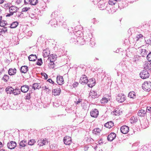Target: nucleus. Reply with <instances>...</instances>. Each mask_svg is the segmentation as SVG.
<instances>
[{
	"label": "nucleus",
	"instance_id": "obj_1",
	"mask_svg": "<svg viewBox=\"0 0 151 151\" xmlns=\"http://www.w3.org/2000/svg\"><path fill=\"white\" fill-rule=\"evenodd\" d=\"M142 89L145 91H149L151 90V82L145 81L142 84Z\"/></svg>",
	"mask_w": 151,
	"mask_h": 151
},
{
	"label": "nucleus",
	"instance_id": "obj_2",
	"mask_svg": "<svg viewBox=\"0 0 151 151\" xmlns=\"http://www.w3.org/2000/svg\"><path fill=\"white\" fill-rule=\"evenodd\" d=\"M140 77L143 79H145L148 78L150 74L147 70H143L139 73Z\"/></svg>",
	"mask_w": 151,
	"mask_h": 151
},
{
	"label": "nucleus",
	"instance_id": "obj_3",
	"mask_svg": "<svg viewBox=\"0 0 151 151\" xmlns=\"http://www.w3.org/2000/svg\"><path fill=\"white\" fill-rule=\"evenodd\" d=\"M126 99V96L122 93H119L116 96V100L119 102H123Z\"/></svg>",
	"mask_w": 151,
	"mask_h": 151
},
{
	"label": "nucleus",
	"instance_id": "obj_4",
	"mask_svg": "<svg viewBox=\"0 0 151 151\" xmlns=\"http://www.w3.org/2000/svg\"><path fill=\"white\" fill-rule=\"evenodd\" d=\"M63 141L64 143L66 145H69L72 142L71 137L67 136L64 137Z\"/></svg>",
	"mask_w": 151,
	"mask_h": 151
},
{
	"label": "nucleus",
	"instance_id": "obj_5",
	"mask_svg": "<svg viewBox=\"0 0 151 151\" xmlns=\"http://www.w3.org/2000/svg\"><path fill=\"white\" fill-rule=\"evenodd\" d=\"M88 78L85 75H83L81 77L79 82L81 84L84 85L87 84L88 83Z\"/></svg>",
	"mask_w": 151,
	"mask_h": 151
},
{
	"label": "nucleus",
	"instance_id": "obj_6",
	"mask_svg": "<svg viewBox=\"0 0 151 151\" xmlns=\"http://www.w3.org/2000/svg\"><path fill=\"white\" fill-rule=\"evenodd\" d=\"M96 81L95 78H92L88 80V86L90 88H92L95 85Z\"/></svg>",
	"mask_w": 151,
	"mask_h": 151
},
{
	"label": "nucleus",
	"instance_id": "obj_7",
	"mask_svg": "<svg viewBox=\"0 0 151 151\" xmlns=\"http://www.w3.org/2000/svg\"><path fill=\"white\" fill-rule=\"evenodd\" d=\"M17 146V143L16 142L11 141L7 143V146L10 149H14Z\"/></svg>",
	"mask_w": 151,
	"mask_h": 151
},
{
	"label": "nucleus",
	"instance_id": "obj_8",
	"mask_svg": "<svg viewBox=\"0 0 151 151\" xmlns=\"http://www.w3.org/2000/svg\"><path fill=\"white\" fill-rule=\"evenodd\" d=\"M121 132L123 134H127L129 130V127L126 125H124L120 128Z\"/></svg>",
	"mask_w": 151,
	"mask_h": 151
},
{
	"label": "nucleus",
	"instance_id": "obj_9",
	"mask_svg": "<svg viewBox=\"0 0 151 151\" xmlns=\"http://www.w3.org/2000/svg\"><path fill=\"white\" fill-rule=\"evenodd\" d=\"M56 81L59 85H62L64 83V79L62 76H58L56 78Z\"/></svg>",
	"mask_w": 151,
	"mask_h": 151
},
{
	"label": "nucleus",
	"instance_id": "obj_10",
	"mask_svg": "<svg viewBox=\"0 0 151 151\" xmlns=\"http://www.w3.org/2000/svg\"><path fill=\"white\" fill-rule=\"evenodd\" d=\"M138 49L140 55L142 57H145L147 54V51L146 50L142 49L141 47H139Z\"/></svg>",
	"mask_w": 151,
	"mask_h": 151
},
{
	"label": "nucleus",
	"instance_id": "obj_11",
	"mask_svg": "<svg viewBox=\"0 0 151 151\" xmlns=\"http://www.w3.org/2000/svg\"><path fill=\"white\" fill-rule=\"evenodd\" d=\"M50 23L53 27H56L58 26V24L55 18H53L50 21Z\"/></svg>",
	"mask_w": 151,
	"mask_h": 151
},
{
	"label": "nucleus",
	"instance_id": "obj_12",
	"mask_svg": "<svg viewBox=\"0 0 151 151\" xmlns=\"http://www.w3.org/2000/svg\"><path fill=\"white\" fill-rule=\"evenodd\" d=\"M99 115V111L97 109L92 110L90 112V115L91 117L96 118Z\"/></svg>",
	"mask_w": 151,
	"mask_h": 151
},
{
	"label": "nucleus",
	"instance_id": "obj_13",
	"mask_svg": "<svg viewBox=\"0 0 151 151\" xmlns=\"http://www.w3.org/2000/svg\"><path fill=\"white\" fill-rule=\"evenodd\" d=\"M116 135L114 132H111L107 137V139L108 141H111L116 137Z\"/></svg>",
	"mask_w": 151,
	"mask_h": 151
},
{
	"label": "nucleus",
	"instance_id": "obj_14",
	"mask_svg": "<svg viewBox=\"0 0 151 151\" xmlns=\"http://www.w3.org/2000/svg\"><path fill=\"white\" fill-rule=\"evenodd\" d=\"M143 66L144 68L146 70H151V63L150 62H146L143 65Z\"/></svg>",
	"mask_w": 151,
	"mask_h": 151
},
{
	"label": "nucleus",
	"instance_id": "obj_15",
	"mask_svg": "<svg viewBox=\"0 0 151 151\" xmlns=\"http://www.w3.org/2000/svg\"><path fill=\"white\" fill-rule=\"evenodd\" d=\"M18 9L15 6L11 5L9 8V11L10 13H12L14 14L17 12Z\"/></svg>",
	"mask_w": 151,
	"mask_h": 151
},
{
	"label": "nucleus",
	"instance_id": "obj_16",
	"mask_svg": "<svg viewBox=\"0 0 151 151\" xmlns=\"http://www.w3.org/2000/svg\"><path fill=\"white\" fill-rule=\"evenodd\" d=\"M98 6L100 10H103L106 8L105 4L103 1H100L98 2Z\"/></svg>",
	"mask_w": 151,
	"mask_h": 151
},
{
	"label": "nucleus",
	"instance_id": "obj_17",
	"mask_svg": "<svg viewBox=\"0 0 151 151\" xmlns=\"http://www.w3.org/2000/svg\"><path fill=\"white\" fill-rule=\"evenodd\" d=\"M17 72V70L15 68H10L8 71V74L10 76L15 75Z\"/></svg>",
	"mask_w": 151,
	"mask_h": 151
},
{
	"label": "nucleus",
	"instance_id": "obj_18",
	"mask_svg": "<svg viewBox=\"0 0 151 151\" xmlns=\"http://www.w3.org/2000/svg\"><path fill=\"white\" fill-rule=\"evenodd\" d=\"M61 92V91L60 88L55 89L52 91V94L55 96H58L60 95Z\"/></svg>",
	"mask_w": 151,
	"mask_h": 151
},
{
	"label": "nucleus",
	"instance_id": "obj_19",
	"mask_svg": "<svg viewBox=\"0 0 151 151\" xmlns=\"http://www.w3.org/2000/svg\"><path fill=\"white\" fill-rule=\"evenodd\" d=\"M89 97L95 99L98 97L96 92L94 91H91L89 93Z\"/></svg>",
	"mask_w": 151,
	"mask_h": 151
},
{
	"label": "nucleus",
	"instance_id": "obj_20",
	"mask_svg": "<svg viewBox=\"0 0 151 151\" xmlns=\"http://www.w3.org/2000/svg\"><path fill=\"white\" fill-rule=\"evenodd\" d=\"M86 39L85 37L84 38L82 37H78V41L77 42L81 45H83L85 43V42L86 41Z\"/></svg>",
	"mask_w": 151,
	"mask_h": 151
},
{
	"label": "nucleus",
	"instance_id": "obj_21",
	"mask_svg": "<svg viewBox=\"0 0 151 151\" xmlns=\"http://www.w3.org/2000/svg\"><path fill=\"white\" fill-rule=\"evenodd\" d=\"M29 89V86L28 85H24L21 86V90L22 92L23 93H26Z\"/></svg>",
	"mask_w": 151,
	"mask_h": 151
},
{
	"label": "nucleus",
	"instance_id": "obj_22",
	"mask_svg": "<svg viewBox=\"0 0 151 151\" xmlns=\"http://www.w3.org/2000/svg\"><path fill=\"white\" fill-rule=\"evenodd\" d=\"M73 32L74 33L73 35L76 36V37L77 38L78 37H81V36L83 35L82 32L80 30L75 31V32Z\"/></svg>",
	"mask_w": 151,
	"mask_h": 151
},
{
	"label": "nucleus",
	"instance_id": "obj_23",
	"mask_svg": "<svg viewBox=\"0 0 151 151\" xmlns=\"http://www.w3.org/2000/svg\"><path fill=\"white\" fill-rule=\"evenodd\" d=\"M28 70V67L26 65L22 66L20 69L21 72L24 73H26Z\"/></svg>",
	"mask_w": 151,
	"mask_h": 151
},
{
	"label": "nucleus",
	"instance_id": "obj_24",
	"mask_svg": "<svg viewBox=\"0 0 151 151\" xmlns=\"http://www.w3.org/2000/svg\"><path fill=\"white\" fill-rule=\"evenodd\" d=\"M136 93L133 91H132L129 92L128 95V97L130 99H133L136 98Z\"/></svg>",
	"mask_w": 151,
	"mask_h": 151
},
{
	"label": "nucleus",
	"instance_id": "obj_25",
	"mask_svg": "<svg viewBox=\"0 0 151 151\" xmlns=\"http://www.w3.org/2000/svg\"><path fill=\"white\" fill-rule=\"evenodd\" d=\"M114 126V124L113 122L112 121L108 122L104 125V126L109 129L113 127Z\"/></svg>",
	"mask_w": 151,
	"mask_h": 151
},
{
	"label": "nucleus",
	"instance_id": "obj_26",
	"mask_svg": "<svg viewBox=\"0 0 151 151\" xmlns=\"http://www.w3.org/2000/svg\"><path fill=\"white\" fill-rule=\"evenodd\" d=\"M140 124L142 127L143 129L147 128L148 126V125L146 120L142 121L140 122Z\"/></svg>",
	"mask_w": 151,
	"mask_h": 151
},
{
	"label": "nucleus",
	"instance_id": "obj_27",
	"mask_svg": "<svg viewBox=\"0 0 151 151\" xmlns=\"http://www.w3.org/2000/svg\"><path fill=\"white\" fill-rule=\"evenodd\" d=\"M146 113V111L143 109H141L139 110L137 114L140 117H143L145 116Z\"/></svg>",
	"mask_w": 151,
	"mask_h": 151
},
{
	"label": "nucleus",
	"instance_id": "obj_28",
	"mask_svg": "<svg viewBox=\"0 0 151 151\" xmlns=\"http://www.w3.org/2000/svg\"><path fill=\"white\" fill-rule=\"evenodd\" d=\"M46 142V140L45 139H41L40 140L37 141L38 145L40 146H43L45 145Z\"/></svg>",
	"mask_w": 151,
	"mask_h": 151
},
{
	"label": "nucleus",
	"instance_id": "obj_29",
	"mask_svg": "<svg viewBox=\"0 0 151 151\" xmlns=\"http://www.w3.org/2000/svg\"><path fill=\"white\" fill-rule=\"evenodd\" d=\"M78 38H76V36H74L73 35L70 40V42L71 43L76 44L78 42Z\"/></svg>",
	"mask_w": 151,
	"mask_h": 151
},
{
	"label": "nucleus",
	"instance_id": "obj_30",
	"mask_svg": "<svg viewBox=\"0 0 151 151\" xmlns=\"http://www.w3.org/2000/svg\"><path fill=\"white\" fill-rule=\"evenodd\" d=\"M56 56L53 54L50 55L48 58V61H55L56 60Z\"/></svg>",
	"mask_w": 151,
	"mask_h": 151
},
{
	"label": "nucleus",
	"instance_id": "obj_31",
	"mask_svg": "<svg viewBox=\"0 0 151 151\" xmlns=\"http://www.w3.org/2000/svg\"><path fill=\"white\" fill-rule=\"evenodd\" d=\"M29 60L30 61H35L37 59V56L35 55L31 54L28 57Z\"/></svg>",
	"mask_w": 151,
	"mask_h": 151
},
{
	"label": "nucleus",
	"instance_id": "obj_32",
	"mask_svg": "<svg viewBox=\"0 0 151 151\" xmlns=\"http://www.w3.org/2000/svg\"><path fill=\"white\" fill-rule=\"evenodd\" d=\"M86 42H89V41L90 42V45L91 47H93L95 45V42L93 41V40H91V38L90 37H88L86 39Z\"/></svg>",
	"mask_w": 151,
	"mask_h": 151
},
{
	"label": "nucleus",
	"instance_id": "obj_33",
	"mask_svg": "<svg viewBox=\"0 0 151 151\" xmlns=\"http://www.w3.org/2000/svg\"><path fill=\"white\" fill-rule=\"evenodd\" d=\"M9 79V76L7 75L4 74L1 78V80L3 81L4 82L7 83Z\"/></svg>",
	"mask_w": 151,
	"mask_h": 151
},
{
	"label": "nucleus",
	"instance_id": "obj_34",
	"mask_svg": "<svg viewBox=\"0 0 151 151\" xmlns=\"http://www.w3.org/2000/svg\"><path fill=\"white\" fill-rule=\"evenodd\" d=\"M101 132V130L99 128H96L94 129L92 131V133L93 134L95 135H99L100 132Z\"/></svg>",
	"mask_w": 151,
	"mask_h": 151
},
{
	"label": "nucleus",
	"instance_id": "obj_35",
	"mask_svg": "<svg viewBox=\"0 0 151 151\" xmlns=\"http://www.w3.org/2000/svg\"><path fill=\"white\" fill-rule=\"evenodd\" d=\"M41 88V86L40 85L39 83H34L32 86V88L34 90L36 89H39Z\"/></svg>",
	"mask_w": 151,
	"mask_h": 151
},
{
	"label": "nucleus",
	"instance_id": "obj_36",
	"mask_svg": "<svg viewBox=\"0 0 151 151\" xmlns=\"http://www.w3.org/2000/svg\"><path fill=\"white\" fill-rule=\"evenodd\" d=\"M43 56L44 58H46L50 54V51L48 49H46L43 50Z\"/></svg>",
	"mask_w": 151,
	"mask_h": 151
},
{
	"label": "nucleus",
	"instance_id": "obj_37",
	"mask_svg": "<svg viewBox=\"0 0 151 151\" xmlns=\"http://www.w3.org/2000/svg\"><path fill=\"white\" fill-rule=\"evenodd\" d=\"M13 88L11 86H8L5 89V91L7 94H10L12 93Z\"/></svg>",
	"mask_w": 151,
	"mask_h": 151
},
{
	"label": "nucleus",
	"instance_id": "obj_38",
	"mask_svg": "<svg viewBox=\"0 0 151 151\" xmlns=\"http://www.w3.org/2000/svg\"><path fill=\"white\" fill-rule=\"evenodd\" d=\"M12 93L14 95H18L20 93V89L18 88L15 89L13 88V90Z\"/></svg>",
	"mask_w": 151,
	"mask_h": 151
},
{
	"label": "nucleus",
	"instance_id": "obj_39",
	"mask_svg": "<svg viewBox=\"0 0 151 151\" xmlns=\"http://www.w3.org/2000/svg\"><path fill=\"white\" fill-rule=\"evenodd\" d=\"M110 100V98L109 99L106 98H103L101 100V102L102 104H104L107 103Z\"/></svg>",
	"mask_w": 151,
	"mask_h": 151
},
{
	"label": "nucleus",
	"instance_id": "obj_40",
	"mask_svg": "<svg viewBox=\"0 0 151 151\" xmlns=\"http://www.w3.org/2000/svg\"><path fill=\"white\" fill-rule=\"evenodd\" d=\"M143 37V35L141 34H139L137 35L134 38L136 40V41H137L138 40H141L142 39Z\"/></svg>",
	"mask_w": 151,
	"mask_h": 151
},
{
	"label": "nucleus",
	"instance_id": "obj_41",
	"mask_svg": "<svg viewBox=\"0 0 151 151\" xmlns=\"http://www.w3.org/2000/svg\"><path fill=\"white\" fill-rule=\"evenodd\" d=\"M11 5L12 4L10 3H6L3 5V7L5 9H9Z\"/></svg>",
	"mask_w": 151,
	"mask_h": 151
},
{
	"label": "nucleus",
	"instance_id": "obj_42",
	"mask_svg": "<svg viewBox=\"0 0 151 151\" xmlns=\"http://www.w3.org/2000/svg\"><path fill=\"white\" fill-rule=\"evenodd\" d=\"M130 120L131 123L132 124H133L137 122L138 120V119L136 117L133 116L130 118Z\"/></svg>",
	"mask_w": 151,
	"mask_h": 151
},
{
	"label": "nucleus",
	"instance_id": "obj_43",
	"mask_svg": "<svg viewBox=\"0 0 151 151\" xmlns=\"http://www.w3.org/2000/svg\"><path fill=\"white\" fill-rule=\"evenodd\" d=\"M19 24L18 22L16 21L13 22L12 23L10 26V27L12 28H14L17 27Z\"/></svg>",
	"mask_w": 151,
	"mask_h": 151
},
{
	"label": "nucleus",
	"instance_id": "obj_44",
	"mask_svg": "<svg viewBox=\"0 0 151 151\" xmlns=\"http://www.w3.org/2000/svg\"><path fill=\"white\" fill-rule=\"evenodd\" d=\"M50 63L48 64V66L50 68H55V63L53 61H48Z\"/></svg>",
	"mask_w": 151,
	"mask_h": 151
},
{
	"label": "nucleus",
	"instance_id": "obj_45",
	"mask_svg": "<svg viewBox=\"0 0 151 151\" xmlns=\"http://www.w3.org/2000/svg\"><path fill=\"white\" fill-rule=\"evenodd\" d=\"M27 141L25 140H23L21 141L19 143V145L21 147H24L26 146L25 143H27Z\"/></svg>",
	"mask_w": 151,
	"mask_h": 151
},
{
	"label": "nucleus",
	"instance_id": "obj_46",
	"mask_svg": "<svg viewBox=\"0 0 151 151\" xmlns=\"http://www.w3.org/2000/svg\"><path fill=\"white\" fill-rule=\"evenodd\" d=\"M113 113L115 115H119L120 114V111L118 109H114V111H113Z\"/></svg>",
	"mask_w": 151,
	"mask_h": 151
},
{
	"label": "nucleus",
	"instance_id": "obj_47",
	"mask_svg": "<svg viewBox=\"0 0 151 151\" xmlns=\"http://www.w3.org/2000/svg\"><path fill=\"white\" fill-rule=\"evenodd\" d=\"M117 1H118V0H109V3L110 5H113L116 3Z\"/></svg>",
	"mask_w": 151,
	"mask_h": 151
},
{
	"label": "nucleus",
	"instance_id": "obj_48",
	"mask_svg": "<svg viewBox=\"0 0 151 151\" xmlns=\"http://www.w3.org/2000/svg\"><path fill=\"white\" fill-rule=\"evenodd\" d=\"M43 63L42 60L41 58L38 59L37 60V61L36 62V64L39 65L41 66L42 64Z\"/></svg>",
	"mask_w": 151,
	"mask_h": 151
},
{
	"label": "nucleus",
	"instance_id": "obj_49",
	"mask_svg": "<svg viewBox=\"0 0 151 151\" xmlns=\"http://www.w3.org/2000/svg\"><path fill=\"white\" fill-rule=\"evenodd\" d=\"M7 24V22L6 21L1 20L0 22V26L1 27H4Z\"/></svg>",
	"mask_w": 151,
	"mask_h": 151
},
{
	"label": "nucleus",
	"instance_id": "obj_50",
	"mask_svg": "<svg viewBox=\"0 0 151 151\" xmlns=\"http://www.w3.org/2000/svg\"><path fill=\"white\" fill-rule=\"evenodd\" d=\"M35 142V141L34 139H31L28 142V144L32 146L34 145Z\"/></svg>",
	"mask_w": 151,
	"mask_h": 151
},
{
	"label": "nucleus",
	"instance_id": "obj_51",
	"mask_svg": "<svg viewBox=\"0 0 151 151\" xmlns=\"http://www.w3.org/2000/svg\"><path fill=\"white\" fill-rule=\"evenodd\" d=\"M139 57L137 55L134 56L133 58V61L136 63H137L139 60Z\"/></svg>",
	"mask_w": 151,
	"mask_h": 151
},
{
	"label": "nucleus",
	"instance_id": "obj_52",
	"mask_svg": "<svg viewBox=\"0 0 151 151\" xmlns=\"http://www.w3.org/2000/svg\"><path fill=\"white\" fill-rule=\"evenodd\" d=\"M38 2V0H31L30 4L33 5H36Z\"/></svg>",
	"mask_w": 151,
	"mask_h": 151
},
{
	"label": "nucleus",
	"instance_id": "obj_53",
	"mask_svg": "<svg viewBox=\"0 0 151 151\" xmlns=\"http://www.w3.org/2000/svg\"><path fill=\"white\" fill-rule=\"evenodd\" d=\"M147 59L148 62H150L151 61V52L147 55Z\"/></svg>",
	"mask_w": 151,
	"mask_h": 151
},
{
	"label": "nucleus",
	"instance_id": "obj_54",
	"mask_svg": "<svg viewBox=\"0 0 151 151\" xmlns=\"http://www.w3.org/2000/svg\"><path fill=\"white\" fill-rule=\"evenodd\" d=\"M31 0H24V4L25 5L30 4Z\"/></svg>",
	"mask_w": 151,
	"mask_h": 151
},
{
	"label": "nucleus",
	"instance_id": "obj_55",
	"mask_svg": "<svg viewBox=\"0 0 151 151\" xmlns=\"http://www.w3.org/2000/svg\"><path fill=\"white\" fill-rule=\"evenodd\" d=\"M41 74L43 76L45 79H47V75L45 73H41Z\"/></svg>",
	"mask_w": 151,
	"mask_h": 151
},
{
	"label": "nucleus",
	"instance_id": "obj_56",
	"mask_svg": "<svg viewBox=\"0 0 151 151\" xmlns=\"http://www.w3.org/2000/svg\"><path fill=\"white\" fill-rule=\"evenodd\" d=\"M30 9L29 7H24L22 9V12H26Z\"/></svg>",
	"mask_w": 151,
	"mask_h": 151
},
{
	"label": "nucleus",
	"instance_id": "obj_57",
	"mask_svg": "<svg viewBox=\"0 0 151 151\" xmlns=\"http://www.w3.org/2000/svg\"><path fill=\"white\" fill-rule=\"evenodd\" d=\"M68 32L70 33L73 32L74 30V28L73 27H69L68 28Z\"/></svg>",
	"mask_w": 151,
	"mask_h": 151
},
{
	"label": "nucleus",
	"instance_id": "obj_58",
	"mask_svg": "<svg viewBox=\"0 0 151 151\" xmlns=\"http://www.w3.org/2000/svg\"><path fill=\"white\" fill-rule=\"evenodd\" d=\"M25 99L29 100L30 99V93H28L25 96Z\"/></svg>",
	"mask_w": 151,
	"mask_h": 151
},
{
	"label": "nucleus",
	"instance_id": "obj_59",
	"mask_svg": "<svg viewBox=\"0 0 151 151\" xmlns=\"http://www.w3.org/2000/svg\"><path fill=\"white\" fill-rule=\"evenodd\" d=\"M42 88L44 90H45L47 92V93H49L50 91V89L47 88L46 86L45 87H43Z\"/></svg>",
	"mask_w": 151,
	"mask_h": 151
},
{
	"label": "nucleus",
	"instance_id": "obj_60",
	"mask_svg": "<svg viewBox=\"0 0 151 151\" xmlns=\"http://www.w3.org/2000/svg\"><path fill=\"white\" fill-rule=\"evenodd\" d=\"M7 31V27H4L2 29V30L0 31V32H1V33L2 32H4V33H5Z\"/></svg>",
	"mask_w": 151,
	"mask_h": 151
},
{
	"label": "nucleus",
	"instance_id": "obj_61",
	"mask_svg": "<svg viewBox=\"0 0 151 151\" xmlns=\"http://www.w3.org/2000/svg\"><path fill=\"white\" fill-rule=\"evenodd\" d=\"M92 21L93 23L94 24H96L99 22V21L97 20H96V19L95 18L93 19H92Z\"/></svg>",
	"mask_w": 151,
	"mask_h": 151
},
{
	"label": "nucleus",
	"instance_id": "obj_62",
	"mask_svg": "<svg viewBox=\"0 0 151 151\" xmlns=\"http://www.w3.org/2000/svg\"><path fill=\"white\" fill-rule=\"evenodd\" d=\"M82 101V99H78V101L76 100L75 101V103L77 104H78L80 103Z\"/></svg>",
	"mask_w": 151,
	"mask_h": 151
},
{
	"label": "nucleus",
	"instance_id": "obj_63",
	"mask_svg": "<svg viewBox=\"0 0 151 151\" xmlns=\"http://www.w3.org/2000/svg\"><path fill=\"white\" fill-rule=\"evenodd\" d=\"M47 81L50 83H52L53 84H55L54 82L50 78Z\"/></svg>",
	"mask_w": 151,
	"mask_h": 151
},
{
	"label": "nucleus",
	"instance_id": "obj_64",
	"mask_svg": "<svg viewBox=\"0 0 151 151\" xmlns=\"http://www.w3.org/2000/svg\"><path fill=\"white\" fill-rule=\"evenodd\" d=\"M62 27H63V28H65V29H66L67 28V26L66 25L65 22H63V23L62 25Z\"/></svg>",
	"mask_w": 151,
	"mask_h": 151
}]
</instances>
